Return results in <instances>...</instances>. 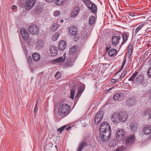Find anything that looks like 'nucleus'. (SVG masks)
Listing matches in <instances>:
<instances>
[{
  "label": "nucleus",
  "mask_w": 151,
  "mask_h": 151,
  "mask_svg": "<svg viewBox=\"0 0 151 151\" xmlns=\"http://www.w3.org/2000/svg\"><path fill=\"white\" fill-rule=\"evenodd\" d=\"M20 32L23 37V39L28 42H33V40H31V38L29 37L27 31L24 29H21Z\"/></svg>",
  "instance_id": "nucleus-5"
},
{
  "label": "nucleus",
  "mask_w": 151,
  "mask_h": 151,
  "mask_svg": "<svg viewBox=\"0 0 151 151\" xmlns=\"http://www.w3.org/2000/svg\"><path fill=\"white\" fill-rule=\"evenodd\" d=\"M63 0H55V2L56 5H58L62 4Z\"/></svg>",
  "instance_id": "nucleus-37"
},
{
  "label": "nucleus",
  "mask_w": 151,
  "mask_h": 151,
  "mask_svg": "<svg viewBox=\"0 0 151 151\" xmlns=\"http://www.w3.org/2000/svg\"><path fill=\"white\" fill-rule=\"evenodd\" d=\"M29 32L33 34H37L39 32V28L37 25L33 24L30 25L28 28Z\"/></svg>",
  "instance_id": "nucleus-9"
},
{
  "label": "nucleus",
  "mask_w": 151,
  "mask_h": 151,
  "mask_svg": "<svg viewBox=\"0 0 151 151\" xmlns=\"http://www.w3.org/2000/svg\"><path fill=\"white\" fill-rule=\"evenodd\" d=\"M95 18L93 16H91L89 18V24L90 25H92L94 23L95 20Z\"/></svg>",
  "instance_id": "nucleus-28"
},
{
  "label": "nucleus",
  "mask_w": 151,
  "mask_h": 151,
  "mask_svg": "<svg viewBox=\"0 0 151 151\" xmlns=\"http://www.w3.org/2000/svg\"><path fill=\"white\" fill-rule=\"evenodd\" d=\"M138 74V72L136 71L135 72V73L133 74L132 76L130 77V78H129V81H134V78Z\"/></svg>",
  "instance_id": "nucleus-30"
},
{
  "label": "nucleus",
  "mask_w": 151,
  "mask_h": 151,
  "mask_svg": "<svg viewBox=\"0 0 151 151\" xmlns=\"http://www.w3.org/2000/svg\"><path fill=\"white\" fill-rule=\"evenodd\" d=\"M135 139L134 136L132 135L128 136L126 139V141L127 143H130L133 142Z\"/></svg>",
  "instance_id": "nucleus-25"
},
{
  "label": "nucleus",
  "mask_w": 151,
  "mask_h": 151,
  "mask_svg": "<svg viewBox=\"0 0 151 151\" xmlns=\"http://www.w3.org/2000/svg\"><path fill=\"white\" fill-rule=\"evenodd\" d=\"M138 127V125L135 122H132L130 124V129L132 132H135L137 131Z\"/></svg>",
  "instance_id": "nucleus-11"
},
{
  "label": "nucleus",
  "mask_w": 151,
  "mask_h": 151,
  "mask_svg": "<svg viewBox=\"0 0 151 151\" xmlns=\"http://www.w3.org/2000/svg\"><path fill=\"white\" fill-rule=\"evenodd\" d=\"M127 73V71H124L120 76L119 78H123Z\"/></svg>",
  "instance_id": "nucleus-44"
},
{
  "label": "nucleus",
  "mask_w": 151,
  "mask_h": 151,
  "mask_svg": "<svg viewBox=\"0 0 151 151\" xmlns=\"http://www.w3.org/2000/svg\"><path fill=\"white\" fill-rule=\"evenodd\" d=\"M100 133L102 140H107L110 137L111 129L109 124L107 122L102 123L100 127Z\"/></svg>",
  "instance_id": "nucleus-1"
},
{
  "label": "nucleus",
  "mask_w": 151,
  "mask_h": 151,
  "mask_svg": "<svg viewBox=\"0 0 151 151\" xmlns=\"http://www.w3.org/2000/svg\"><path fill=\"white\" fill-rule=\"evenodd\" d=\"M27 61L29 65L30 66H32V65H33L32 60L30 56H29L28 57Z\"/></svg>",
  "instance_id": "nucleus-33"
},
{
  "label": "nucleus",
  "mask_w": 151,
  "mask_h": 151,
  "mask_svg": "<svg viewBox=\"0 0 151 151\" xmlns=\"http://www.w3.org/2000/svg\"><path fill=\"white\" fill-rule=\"evenodd\" d=\"M57 48L54 46H52L50 47V54L52 56H55L58 54Z\"/></svg>",
  "instance_id": "nucleus-16"
},
{
  "label": "nucleus",
  "mask_w": 151,
  "mask_h": 151,
  "mask_svg": "<svg viewBox=\"0 0 151 151\" xmlns=\"http://www.w3.org/2000/svg\"><path fill=\"white\" fill-rule=\"evenodd\" d=\"M59 35V33L58 32H56L52 36V40L54 41H55L57 40V39L58 38V37Z\"/></svg>",
  "instance_id": "nucleus-31"
},
{
  "label": "nucleus",
  "mask_w": 151,
  "mask_h": 151,
  "mask_svg": "<svg viewBox=\"0 0 151 151\" xmlns=\"http://www.w3.org/2000/svg\"><path fill=\"white\" fill-rule=\"evenodd\" d=\"M71 128V127L70 126H69L67 128H65V129L66 130H69Z\"/></svg>",
  "instance_id": "nucleus-54"
},
{
  "label": "nucleus",
  "mask_w": 151,
  "mask_h": 151,
  "mask_svg": "<svg viewBox=\"0 0 151 151\" xmlns=\"http://www.w3.org/2000/svg\"><path fill=\"white\" fill-rule=\"evenodd\" d=\"M113 88H114V87H112L111 88H109L107 90V92H109V91H110L111 89H112Z\"/></svg>",
  "instance_id": "nucleus-52"
},
{
  "label": "nucleus",
  "mask_w": 151,
  "mask_h": 151,
  "mask_svg": "<svg viewBox=\"0 0 151 151\" xmlns=\"http://www.w3.org/2000/svg\"><path fill=\"white\" fill-rule=\"evenodd\" d=\"M124 98V95L121 93L115 94L113 97V99L114 101H121Z\"/></svg>",
  "instance_id": "nucleus-13"
},
{
  "label": "nucleus",
  "mask_w": 151,
  "mask_h": 151,
  "mask_svg": "<svg viewBox=\"0 0 151 151\" xmlns=\"http://www.w3.org/2000/svg\"><path fill=\"white\" fill-rule=\"evenodd\" d=\"M75 92V89L74 88H72L70 91V98L71 99H73Z\"/></svg>",
  "instance_id": "nucleus-32"
},
{
  "label": "nucleus",
  "mask_w": 151,
  "mask_h": 151,
  "mask_svg": "<svg viewBox=\"0 0 151 151\" xmlns=\"http://www.w3.org/2000/svg\"><path fill=\"white\" fill-rule=\"evenodd\" d=\"M32 58L34 61H37L39 60L41 58L40 54L37 52H34L32 54Z\"/></svg>",
  "instance_id": "nucleus-20"
},
{
  "label": "nucleus",
  "mask_w": 151,
  "mask_h": 151,
  "mask_svg": "<svg viewBox=\"0 0 151 151\" xmlns=\"http://www.w3.org/2000/svg\"><path fill=\"white\" fill-rule=\"evenodd\" d=\"M144 115L146 116L148 119L151 118V109H146L144 111Z\"/></svg>",
  "instance_id": "nucleus-24"
},
{
  "label": "nucleus",
  "mask_w": 151,
  "mask_h": 151,
  "mask_svg": "<svg viewBox=\"0 0 151 151\" xmlns=\"http://www.w3.org/2000/svg\"><path fill=\"white\" fill-rule=\"evenodd\" d=\"M73 64L69 61L67 62L65 64V66L68 67H70L73 65Z\"/></svg>",
  "instance_id": "nucleus-43"
},
{
  "label": "nucleus",
  "mask_w": 151,
  "mask_h": 151,
  "mask_svg": "<svg viewBox=\"0 0 151 151\" xmlns=\"http://www.w3.org/2000/svg\"><path fill=\"white\" fill-rule=\"evenodd\" d=\"M67 127V126L66 125L63 126L60 128L58 129L57 130V131L58 132H59V133H61L63 131L65 128V127Z\"/></svg>",
  "instance_id": "nucleus-35"
},
{
  "label": "nucleus",
  "mask_w": 151,
  "mask_h": 151,
  "mask_svg": "<svg viewBox=\"0 0 151 151\" xmlns=\"http://www.w3.org/2000/svg\"><path fill=\"white\" fill-rule=\"evenodd\" d=\"M129 36V33L128 32H125L122 34L123 41L121 45H123L127 41Z\"/></svg>",
  "instance_id": "nucleus-14"
},
{
  "label": "nucleus",
  "mask_w": 151,
  "mask_h": 151,
  "mask_svg": "<svg viewBox=\"0 0 151 151\" xmlns=\"http://www.w3.org/2000/svg\"><path fill=\"white\" fill-rule=\"evenodd\" d=\"M144 79L143 75L141 74L138 75L135 80V82L141 83Z\"/></svg>",
  "instance_id": "nucleus-27"
},
{
  "label": "nucleus",
  "mask_w": 151,
  "mask_h": 151,
  "mask_svg": "<svg viewBox=\"0 0 151 151\" xmlns=\"http://www.w3.org/2000/svg\"><path fill=\"white\" fill-rule=\"evenodd\" d=\"M109 49H110V47H106V51L107 52L109 50Z\"/></svg>",
  "instance_id": "nucleus-55"
},
{
  "label": "nucleus",
  "mask_w": 151,
  "mask_h": 151,
  "mask_svg": "<svg viewBox=\"0 0 151 151\" xmlns=\"http://www.w3.org/2000/svg\"><path fill=\"white\" fill-rule=\"evenodd\" d=\"M143 132L146 134H148L151 133V127L146 125L143 129Z\"/></svg>",
  "instance_id": "nucleus-21"
},
{
  "label": "nucleus",
  "mask_w": 151,
  "mask_h": 151,
  "mask_svg": "<svg viewBox=\"0 0 151 151\" xmlns=\"http://www.w3.org/2000/svg\"><path fill=\"white\" fill-rule=\"evenodd\" d=\"M60 72L59 71H57L55 75V78L58 80L60 78Z\"/></svg>",
  "instance_id": "nucleus-41"
},
{
  "label": "nucleus",
  "mask_w": 151,
  "mask_h": 151,
  "mask_svg": "<svg viewBox=\"0 0 151 151\" xmlns=\"http://www.w3.org/2000/svg\"><path fill=\"white\" fill-rule=\"evenodd\" d=\"M144 25L145 24H140L136 29L135 33L137 34Z\"/></svg>",
  "instance_id": "nucleus-34"
},
{
  "label": "nucleus",
  "mask_w": 151,
  "mask_h": 151,
  "mask_svg": "<svg viewBox=\"0 0 151 151\" xmlns=\"http://www.w3.org/2000/svg\"><path fill=\"white\" fill-rule=\"evenodd\" d=\"M48 3H50L53 1L54 0H45Z\"/></svg>",
  "instance_id": "nucleus-51"
},
{
  "label": "nucleus",
  "mask_w": 151,
  "mask_h": 151,
  "mask_svg": "<svg viewBox=\"0 0 151 151\" xmlns=\"http://www.w3.org/2000/svg\"><path fill=\"white\" fill-rule=\"evenodd\" d=\"M120 115L119 113H115L113 114L112 119L113 121L117 122L118 121H120Z\"/></svg>",
  "instance_id": "nucleus-19"
},
{
  "label": "nucleus",
  "mask_w": 151,
  "mask_h": 151,
  "mask_svg": "<svg viewBox=\"0 0 151 151\" xmlns=\"http://www.w3.org/2000/svg\"><path fill=\"white\" fill-rule=\"evenodd\" d=\"M117 52V50L114 48L110 50L108 52V55L111 57H112L116 55Z\"/></svg>",
  "instance_id": "nucleus-26"
},
{
  "label": "nucleus",
  "mask_w": 151,
  "mask_h": 151,
  "mask_svg": "<svg viewBox=\"0 0 151 151\" xmlns=\"http://www.w3.org/2000/svg\"><path fill=\"white\" fill-rule=\"evenodd\" d=\"M124 65H122L121 67V68L119 70V71L121 70L124 68Z\"/></svg>",
  "instance_id": "nucleus-53"
},
{
  "label": "nucleus",
  "mask_w": 151,
  "mask_h": 151,
  "mask_svg": "<svg viewBox=\"0 0 151 151\" xmlns=\"http://www.w3.org/2000/svg\"><path fill=\"white\" fill-rule=\"evenodd\" d=\"M126 63V60L125 59V60H124L122 62V65L124 66V65H125Z\"/></svg>",
  "instance_id": "nucleus-50"
},
{
  "label": "nucleus",
  "mask_w": 151,
  "mask_h": 151,
  "mask_svg": "<svg viewBox=\"0 0 151 151\" xmlns=\"http://www.w3.org/2000/svg\"><path fill=\"white\" fill-rule=\"evenodd\" d=\"M149 98L151 100V94H150Z\"/></svg>",
  "instance_id": "nucleus-56"
},
{
  "label": "nucleus",
  "mask_w": 151,
  "mask_h": 151,
  "mask_svg": "<svg viewBox=\"0 0 151 151\" xmlns=\"http://www.w3.org/2000/svg\"><path fill=\"white\" fill-rule=\"evenodd\" d=\"M37 103H36L35 106V108H34V112H36L37 110H38V108L37 107Z\"/></svg>",
  "instance_id": "nucleus-46"
},
{
  "label": "nucleus",
  "mask_w": 151,
  "mask_h": 151,
  "mask_svg": "<svg viewBox=\"0 0 151 151\" xmlns=\"http://www.w3.org/2000/svg\"><path fill=\"white\" fill-rule=\"evenodd\" d=\"M64 59H63V58L62 57H60L55 59V61L57 63H60L62 61H64Z\"/></svg>",
  "instance_id": "nucleus-40"
},
{
  "label": "nucleus",
  "mask_w": 151,
  "mask_h": 151,
  "mask_svg": "<svg viewBox=\"0 0 151 151\" xmlns=\"http://www.w3.org/2000/svg\"><path fill=\"white\" fill-rule=\"evenodd\" d=\"M70 109V106L67 104H62L59 107L58 114L62 117H64L69 113Z\"/></svg>",
  "instance_id": "nucleus-2"
},
{
  "label": "nucleus",
  "mask_w": 151,
  "mask_h": 151,
  "mask_svg": "<svg viewBox=\"0 0 151 151\" xmlns=\"http://www.w3.org/2000/svg\"><path fill=\"white\" fill-rule=\"evenodd\" d=\"M121 38V36L117 34L114 35L111 38V42L112 45L115 46L119 45V41Z\"/></svg>",
  "instance_id": "nucleus-8"
},
{
  "label": "nucleus",
  "mask_w": 151,
  "mask_h": 151,
  "mask_svg": "<svg viewBox=\"0 0 151 151\" xmlns=\"http://www.w3.org/2000/svg\"><path fill=\"white\" fill-rule=\"evenodd\" d=\"M88 9L91 10L92 12L96 14L97 13V9L96 4L90 1L86 5Z\"/></svg>",
  "instance_id": "nucleus-7"
},
{
  "label": "nucleus",
  "mask_w": 151,
  "mask_h": 151,
  "mask_svg": "<svg viewBox=\"0 0 151 151\" xmlns=\"http://www.w3.org/2000/svg\"><path fill=\"white\" fill-rule=\"evenodd\" d=\"M58 24L55 23H53L52 26V29L54 31H55L56 30L58 29Z\"/></svg>",
  "instance_id": "nucleus-39"
},
{
  "label": "nucleus",
  "mask_w": 151,
  "mask_h": 151,
  "mask_svg": "<svg viewBox=\"0 0 151 151\" xmlns=\"http://www.w3.org/2000/svg\"><path fill=\"white\" fill-rule=\"evenodd\" d=\"M136 103L135 99L133 98H130L127 101V105L129 106H132L134 105Z\"/></svg>",
  "instance_id": "nucleus-17"
},
{
  "label": "nucleus",
  "mask_w": 151,
  "mask_h": 151,
  "mask_svg": "<svg viewBox=\"0 0 151 151\" xmlns=\"http://www.w3.org/2000/svg\"><path fill=\"white\" fill-rule=\"evenodd\" d=\"M55 148L57 149V146H55Z\"/></svg>",
  "instance_id": "nucleus-59"
},
{
  "label": "nucleus",
  "mask_w": 151,
  "mask_h": 151,
  "mask_svg": "<svg viewBox=\"0 0 151 151\" xmlns=\"http://www.w3.org/2000/svg\"><path fill=\"white\" fill-rule=\"evenodd\" d=\"M85 88V86L83 85L78 88V91L76 96L75 98H78L80 96Z\"/></svg>",
  "instance_id": "nucleus-15"
},
{
  "label": "nucleus",
  "mask_w": 151,
  "mask_h": 151,
  "mask_svg": "<svg viewBox=\"0 0 151 151\" xmlns=\"http://www.w3.org/2000/svg\"><path fill=\"white\" fill-rule=\"evenodd\" d=\"M118 80V79H112L111 80V81L113 83H114L116 82Z\"/></svg>",
  "instance_id": "nucleus-48"
},
{
  "label": "nucleus",
  "mask_w": 151,
  "mask_h": 151,
  "mask_svg": "<svg viewBox=\"0 0 151 151\" xmlns=\"http://www.w3.org/2000/svg\"><path fill=\"white\" fill-rule=\"evenodd\" d=\"M147 75L149 77H151V67H150L148 70Z\"/></svg>",
  "instance_id": "nucleus-45"
},
{
  "label": "nucleus",
  "mask_w": 151,
  "mask_h": 151,
  "mask_svg": "<svg viewBox=\"0 0 151 151\" xmlns=\"http://www.w3.org/2000/svg\"><path fill=\"white\" fill-rule=\"evenodd\" d=\"M125 137V132L124 129H118L116 134V139L118 141L122 140Z\"/></svg>",
  "instance_id": "nucleus-4"
},
{
  "label": "nucleus",
  "mask_w": 151,
  "mask_h": 151,
  "mask_svg": "<svg viewBox=\"0 0 151 151\" xmlns=\"http://www.w3.org/2000/svg\"><path fill=\"white\" fill-rule=\"evenodd\" d=\"M124 149V147L123 146L118 147L116 150V151H123Z\"/></svg>",
  "instance_id": "nucleus-42"
},
{
  "label": "nucleus",
  "mask_w": 151,
  "mask_h": 151,
  "mask_svg": "<svg viewBox=\"0 0 151 151\" xmlns=\"http://www.w3.org/2000/svg\"><path fill=\"white\" fill-rule=\"evenodd\" d=\"M103 112L102 111L99 112L96 115L95 120L96 125H98L102 120L103 117Z\"/></svg>",
  "instance_id": "nucleus-10"
},
{
  "label": "nucleus",
  "mask_w": 151,
  "mask_h": 151,
  "mask_svg": "<svg viewBox=\"0 0 151 151\" xmlns=\"http://www.w3.org/2000/svg\"><path fill=\"white\" fill-rule=\"evenodd\" d=\"M64 22V20L63 19H62L60 20V22L62 23H63Z\"/></svg>",
  "instance_id": "nucleus-58"
},
{
  "label": "nucleus",
  "mask_w": 151,
  "mask_h": 151,
  "mask_svg": "<svg viewBox=\"0 0 151 151\" xmlns=\"http://www.w3.org/2000/svg\"><path fill=\"white\" fill-rule=\"evenodd\" d=\"M66 47V43L64 40H62L60 41L59 43L58 48L61 50L65 49Z\"/></svg>",
  "instance_id": "nucleus-18"
},
{
  "label": "nucleus",
  "mask_w": 151,
  "mask_h": 151,
  "mask_svg": "<svg viewBox=\"0 0 151 151\" xmlns=\"http://www.w3.org/2000/svg\"><path fill=\"white\" fill-rule=\"evenodd\" d=\"M87 145L86 142L85 141L81 142L79 144V145L77 149V151H82L83 148Z\"/></svg>",
  "instance_id": "nucleus-22"
},
{
  "label": "nucleus",
  "mask_w": 151,
  "mask_h": 151,
  "mask_svg": "<svg viewBox=\"0 0 151 151\" xmlns=\"http://www.w3.org/2000/svg\"><path fill=\"white\" fill-rule=\"evenodd\" d=\"M77 50L75 46H72L70 50V53L71 55L75 53Z\"/></svg>",
  "instance_id": "nucleus-29"
},
{
  "label": "nucleus",
  "mask_w": 151,
  "mask_h": 151,
  "mask_svg": "<svg viewBox=\"0 0 151 151\" xmlns=\"http://www.w3.org/2000/svg\"><path fill=\"white\" fill-rule=\"evenodd\" d=\"M130 15L131 16H134V15L133 13H131Z\"/></svg>",
  "instance_id": "nucleus-57"
},
{
  "label": "nucleus",
  "mask_w": 151,
  "mask_h": 151,
  "mask_svg": "<svg viewBox=\"0 0 151 151\" xmlns=\"http://www.w3.org/2000/svg\"><path fill=\"white\" fill-rule=\"evenodd\" d=\"M17 6L16 5H13L12 6V9H17Z\"/></svg>",
  "instance_id": "nucleus-49"
},
{
  "label": "nucleus",
  "mask_w": 151,
  "mask_h": 151,
  "mask_svg": "<svg viewBox=\"0 0 151 151\" xmlns=\"http://www.w3.org/2000/svg\"><path fill=\"white\" fill-rule=\"evenodd\" d=\"M60 14V11L58 10H56L53 13V15L55 17H58Z\"/></svg>",
  "instance_id": "nucleus-38"
},
{
  "label": "nucleus",
  "mask_w": 151,
  "mask_h": 151,
  "mask_svg": "<svg viewBox=\"0 0 151 151\" xmlns=\"http://www.w3.org/2000/svg\"><path fill=\"white\" fill-rule=\"evenodd\" d=\"M82 1L86 5L90 1V0H82Z\"/></svg>",
  "instance_id": "nucleus-47"
},
{
  "label": "nucleus",
  "mask_w": 151,
  "mask_h": 151,
  "mask_svg": "<svg viewBox=\"0 0 151 151\" xmlns=\"http://www.w3.org/2000/svg\"><path fill=\"white\" fill-rule=\"evenodd\" d=\"M79 7H76L71 12L70 14V17L73 18L77 15L79 12Z\"/></svg>",
  "instance_id": "nucleus-23"
},
{
  "label": "nucleus",
  "mask_w": 151,
  "mask_h": 151,
  "mask_svg": "<svg viewBox=\"0 0 151 151\" xmlns=\"http://www.w3.org/2000/svg\"><path fill=\"white\" fill-rule=\"evenodd\" d=\"M69 32L70 35L74 37V39L77 40L79 36L78 34L77 29L76 27L74 26L69 28Z\"/></svg>",
  "instance_id": "nucleus-6"
},
{
  "label": "nucleus",
  "mask_w": 151,
  "mask_h": 151,
  "mask_svg": "<svg viewBox=\"0 0 151 151\" xmlns=\"http://www.w3.org/2000/svg\"><path fill=\"white\" fill-rule=\"evenodd\" d=\"M20 4L22 6H24L26 9L29 10L34 6L35 2L33 0H21Z\"/></svg>",
  "instance_id": "nucleus-3"
},
{
  "label": "nucleus",
  "mask_w": 151,
  "mask_h": 151,
  "mask_svg": "<svg viewBox=\"0 0 151 151\" xmlns=\"http://www.w3.org/2000/svg\"><path fill=\"white\" fill-rule=\"evenodd\" d=\"M132 45L131 44H129L128 46V53H130V54H131L132 52Z\"/></svg>",
  "instance_id": "nucleus-36"
},
{
  "label": "nucleus",
  "mask_w": 151,
  "mask_h": 151,
  "mask_svg": "<svg viewBox=\"0 0 151 151\" xmlns=\"http://www.w3.org/2000/svg\"><path fill=\"white\" fill-rule=\"evenodd\" d=\"M120 121L122 122H124L126 121L128 117V114L127 112L123 111L120 113Z\"/></svg>",
  "instance_id": "nucleus-12"
}]
</instances>
